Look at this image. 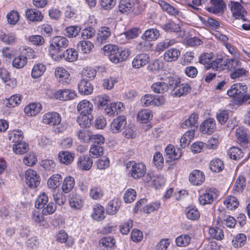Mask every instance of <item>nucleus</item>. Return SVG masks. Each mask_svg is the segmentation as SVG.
<instances>
[{"mask_svg": "<svg viewBox=\"0 0 250 250\" xmlns=\"http://www.w3.org/2000/svg\"><path fill=\"white\" fill-rule=\"evenodd\" d=\"M103 49L109 60L115 63L126 60L130 54L128 49L119 48L118 46L112 44L105 45Z\"/></svg>", "mask_w": 250, "mask_h": 250, "instance_id": "1", "label": "nucleus"}, {"mask_svg": "<svg viewBox=\"0 0 250 250\" xmlns=\"http://www.w3.org/2000/svg\"><path fill=\"white\" fill-rule=\"evenodd\" d=\"M247 86L241 83L233 84L230 89L227 90V94L234 98L236 104L241 105L250 99V95L247 93Z\"/></svg>", "mask_w": 250, "mask_h": 250, "instance_id": "2", "label": "nucleus"}, {"mask_svg": "<svg viewBox=\"0 0 250 250\" xmlns=\"http://www.w3.org/2000/svg\"><path fill=\"white\" fill-rule=\"evenodd\" d=\"M68 43V40L64 37L57 36L52 38L48 47V51L52 59L54 60L58 53L67 47Z\"/></svg>", "mask_w": 250, "mask_h": 250, "instance_id": "3", "label": "nucleus"}, {"mask_svg": "<svg viewBox=\"0 0 250 250\" xmlns=\"http://www.w3.org/2000/svg\"><path fill=\"white\" fill-rule=\"evenodd\" d=\"M131 176L135 179H139L146 173V167L143 163H136L135 161H130L126 165Z\"/></svg>", "mask_w": 250, "mask_h": 250, "instance_id": "4", "label": "nucleus"}, {"mask_svg": "<svg viewBox=\"0 0 250 250\" xmlns=\"http://www.w3.org/2000/svg\"><path fill=\"white\" fill-rule=\"evenodd\" d=\"M180 81L178 79L175 78L169 81V86L173 88L172 94L177 97L186 95L188 93L191 87L188 83H182L180 84Z\"/></svg>", "mask_w": 250, "mask_h": 250, "instance_id": "5", "label": "nucleus"}, {"mask_svg": "<svg viewBox=\"0 0 250 250\" xmlns=\"http://www.w3.org/2000/svg\"><path fill=\"white\" fill-rule=\"evenodd\" d=\"M218 196V190L214 188H207L205 192L201 194L198 198L199 203L200 205L211 204L214 199Z\"/></svg>", "mask_w": 250, "mask_h": 250, "instance_id": "6", "label": "nucleus"}, {"mask_svg": "<svg viewBox=\"0 0 250 250\" xmlns=\"http://www.w3.org/2000/svg\"><path fill=\"white\" fill-rule=\"evenodd\" d=\"M127 124L126 118L124 115L119 116L114 118L110 124V130L114 134L121 132Z\"/></svg>", "mask_w": 250, "mask_h": 250, "instance_id": "7", "label": "nucleus"}, {"mask_svg": "<svg viewBox=\"0 0 250 250\" xmlns=\"http://www.w3.org/2000/svg\"><path fill=\"white\" fill-rule=\"evenodd\" d=\"M111 29L107 26H102L98 30L95 42L98 44H102L109 42L111 36Z\"/></svg>", "mask_w": 250, "mask_h": 250, "instance_id": "8", "label": "nucleus"}, {"mask_svg": "<svg viewBox=\"0 0 250 250\" xmlns=\"http://www.w3.org/2000/svg\"><path fill=\"white\" fill-rule=\"evenodd\" d=\"M25 181L30 188H35L40 184V176L36 171L29 169L25 172Z\"/></svg>", "mask_w": 250, "mask_h": 250, "instance_id": "9", "label": "nucleus"}, {"mask_svg": "<svg viewBox=\"0 0 250 250\" xmlns=\"http://www.w3.org/2000/svg\"><path fill=\"white\" fill-rule=\"evenodd\" d=\"M62 121V117L56 112H49L42 116V122L43 124L50 125L59 124Z\"/></svg>", "mask_w": 250, "mask_h": 250, "instance_id": "10", "label": "nucleus"}, {"mask_svg": "<svg viewBox=\"0 0 250 250\" xmlns=\"http://www.w3.org/2000/svg\"><path fill=\"white\" fill-rule=\"evenodd\" d=\"M231 11L236 19L246 21L245 16L247 15V12L238 2H231Z\"/></svg>", "mask_w": 250, "mask_h": 250, "instance_id": "11", "label": "nucleus"}, {"mask_svg": "<svg viewBox=\"0 0 250 250\" xmlns=\"http://www.w3.org/2000/svg\"><path fill=\"white\" fill-rule=\"evenodd\" d=\"M78 88L80 93L83 95L91 94L93 91V86L89 80L82 78L78 84Z\"/></svg>", "mask_w": 250, "mask_h": 250, "instance_id": "12", "label": "nucleus"}, {"mask_svg": "<svg viewBox=\"0 0 250 250\" xmlns=\"http://www.w3.org/2000/svg\"><path fill=\"white\" fill-rule=\"evenodd\" d=\"M55 98L62 101H67L74 99L77 96L75 90L70 89H60L55 93Z\"/></svg>", "mask_w": 250, "mask_h": 250, "instance_id": "13", "label": "nucleus"}, {"mask_svg": "<svg viewBox=\"0 0 250 250\" xmlns=\"http://www.w3.org/2000/svg\"><path fill=\"white\" fill-rule=\"evenodd\" d=\"M92 165L93 160L90 155L81 156L77 160V167L80 169L88 170Z\"/></svg>", "mask_w": 250, "mask_h": 250, "instance_id": "14", "label": "nucleus"}, {"mask_svg": "<svg viewBox=\"0 0 250 250\" xmlns=\"http://www.w3.org/2000/svg\"><path fill=\"white\" fill-rule=\"evenodd\" d=\"M236 136L237 138V143L244 147H247L250 144L246 129L243 126L239 127L236 128Z\"/></svg>", "mask_w": 250, "mask_h": 250, "instance_id": "15", "label": "nucleus"}, {"mask_svg": "<svg viewBox=\"0 0 250 250\" xmlns=\"http://www.w3.org/2000/svg\"><path fill=\"white\" fill-rule=\"evenodd\" d=\"M78 57V53L75 49L68 48L64 51L62 55L55 57L54 60L55 61H59L62 58H64L66 61L73 62L75 61Z\"/></svg>", "mask_w": 250, "mask_h": 250, "instance_id": "16", "label": "nucleus"}, {"mask_svg": "<svg viewBox=\"0 0 250 250\" xmlns=\"http://www.w3.org/2000/svg\"><path fill=\"white\" fill-rule=\"evenodd\" d=\"M124 109L123 104L121 102L111 103L107 105L104 108V113L109 116L118 114Z\"/></svg>", "mask_w": 250, "mask_h": 250, "instance_id": "17", "label": "nucleus"}, {"mask_svg": "<svg viewBox=\"0 0 250 250\" xmlns=\"http://www.w3.org/2000/svg\"><path fill=\"white\" fill-rule=\"evenodd\" d=\"M149 62V57L147 54L142 53L138 54L132 61V66L138 69L146 65Z\"/></svg>", "mask_w": 250, "mask_h": 250, "instance_id": "18", "label": "nucleus"}, {"mask_svg": "<svg viewBox=\"0 0 250 250\" xmlns=\"http://www.w3.org/2000/svg\"><path fill=\"white\" fill-rule=\"evenodd\" d=\"M93 104L89 101L83 100L77 105V110L80 115H90L93 110Z\"/></svg>", "mask_w": 250, "mask_h": 250, "instance_id": "19", "label": "nucleus"}, {"mask_svg": "<svg viewBox=\"0 0 250 250\" xmlns=\"http://www.w3.org/2000/svg\"><path fill=\"white\" fill-rule=\"evenodd\" d=\"M216 129L214 119L208 118L205 120L200 126V130L203 133L211 134Z\"/></svg>", "mask_w": 250, "mask_h": 250, "instance_id": "20", "label": "nucleus"}, {"mask_svg": "<svg viewBox=\"0 0 250 250\" xmlns=\"http://www.w3.org/2000/svg\"><path fill=\"white\" fill-rule=\"evenodd\" d=\"M25 16L27 20L32 22L41 21L43 16L41 11L36 9H29L25 12Z\"/></svg>", "mask_w": 250, "mask_h": 250, "instance_id": "21", "label": "nucleus"}, {"mask_svg": "<svg viewBox=\"0 0 250 250\" xmlns=\"http://www.w3.org/2000/svg\"><path fill=\"white\" fill-rule=\"evenodd\" d=\"M189 180L194 185H200L205 180L204 173L199 170H194L190 174Z\"/></svg>", "mask_w": 250, "mask_h": 250, "instance_id": "22", "label": "nucleus"}, {"mask_svg": "<svg viewBox=\"0 0 250 250\" xmlns=\"http://www.w3.org/2000/svg\"><path fill=\"white\" fill-rule=\"evenodd\" d=\"M180 51L175 48H170L167 49L164 54V60L167 62H172L176 61L180 56Z\"/></svg>", "mask_w": 250, "mask_h": 250, "instance_id": "23", "label": "nucleus"}, {"mask_svg": "<svg viewBox=\"0 0 250 250\" xmlns=\"http://www.w3.org/2000/svg\"><path fill=\"white\" fill-rule=\"evenodd\" d=\"M55 76L62 84L68 83L70 81V74L64 68L58 67L55 70Z\"/></svg>", "mask_w": 250, "mask_h": 250, "instance_id": "24", "label": "nucleus"}, {"mask_svg": "<svg viewBox=\"0 0 250 250\" xmlns=\"http://www.w3.org/2000/svg\"><path fill=\"white\" fill-rule=\"evenodd\" d=\"M165 152L171 160L179 159L182 156V150L180 148L176 151L175 147L172 145H168L165 148Z\"/></svg>", "mask_w": 250, "mask_h": 250, "instance_id": "25", "label": "nucleus"}, {"mask_svg": "<svg viewBox=\"0 0 250 250\" xmlns=\"http://www.w3.org/2000/svg\"><path fill=\"white\" fill-rule=\"evenodd\" d=\"M42 108L41 104L33 103H30L24 108V112L28 116H33L38 114Z\"/></svg>", "mask_w": 250, "mask_h": 250, "instance_id": "26", "label": "nucleus"}, {"mask_svg": "<svg viewBox=\"0 0 250 250\" xmlns=\"http://www.w3.org/2000/svg\"><path fill=\"white\" fill-rule=\"evenodd\" d=\"M160 36L159 31L156 28H150L146 30L142 36L143 40L151 42L156 40Z\"/></svg>", "mask_w": 250, "mask_h": 250, "instance_id": "27", "label": "nucleus"}, {"mask_svg": "<svg viewBox=\"0 0 250 250\" xmlns=\"http://www.w3.org/2000/svg\"><path fill=\"white\" fill-rule=\"evenodd\" d=\"M198 115L196 113H193L181 125L182 128H187L189 127L190 128H197L198 126Z\"/></svg>", "mask_w": 250, "mask_h": 250, "instance_id": "28", "label": "nucleus"}, {"mask_svg": "<svg viewBox=\"0 0 250 250\" xmlns=\"http://www.w3.org/2000/svg\"><path fill=\"white\" fill-rule=\"evenodd\" d=\"M118 9L121 13L127 14L133 11L134 4L130 0H121Z\"/></svg>", "mask_w": 250, "mask_h": 250, "instance_id": "29", "label": "nucleus"}, {"mask_svg": "<svg viewBox=\"0 0 250 250\" xmlns=\"http://www.w3.org/2000/svg\"><path fill=\"white\" fill-rule=\"evenodd\" d=\"M246 186V179L244 176H239L236 180L233 188V192L237 194L243 192Z\"/></svg>", "mask_w": 250, "mask_h": 250, "instance_id": "30", "label": "nucleus"}, {"mask_svg": "<svg viewBox=\"0 0 250 250\" xmlns=\"http://www.w3.org/2000/svg\"><path fill=\"white\" fill-rule=\"evenodd\" d=\"M210 2L212 5L208 8V10L214 14H218L222 12L226 7L223 0H211Z\"/></svg>", "mask_w": 250, "mask_h": 250, "instance_id": "31", "label": "nucleus"}, {"mask_svg": "<svg viewBox=\"0 0 250 250\" xmlns=\"http://www.w3.org/2000/svg\"><path fill=\"white\" fill-rule=\"evenodd\" d=\"M158 4L162 9L169 15L172 16L178 15V10L163 0H159Z\"/></svg>", "mask_w": 250, "mask_h": 250, "instance_id": "32", "label": "nucleus"}, {"mask_svg": "<svg viewBox=\"0 0 250 250\" xmlns=\"http://www.w3.org/2000/svg\"><path fill=\"white\" fill-rule=\"evenodd\" d=\"M8 139L14 144L19 143L23 139V133L21 130L9 131L8 133Z\"/></svg>", "mask_w": 250, "mask_h": 250, "instance_id": "33", "label": "nucleus"}, {"mask_svg": "<svg viewBox=\"0 0 250 250\" xmlns=\"http://www.w3.org/2000/svg\"><path fill=\"white\" fill-rule=\"evenodd\" d=\"M207 69L212 68L217 71L226 69V60L218 58L212 61L207 66Z\"/></svg>", "mask_w": 250, "mask_h": 250, "instance_id": "34", "label": "nucleus"}, {"mask_svg": "<svg viewBox=\"0 0 250 250\" xmlns=\"http://www.w3.org/2000/svg\"><path fill=\"white\" fill-rule=\"evenodd\" d=\"M69 203L71 208L76 209H80L83 205L80 196L75 193H71L69 195Z\"/></svg>", "mask_w": 250, "mask_h": 250, "instance_id": "35", "label": "nucleus"}, {"mask_svg": "<svg viewBox=\"0 0 250 250\" xmlns=\"http://www.w3.org/2000/svg\"><path fill=\"white\" fill-rule=\"evenodd\" d=\"M91 216L93 219L98 221L103 220L105 217L104 208L99 204L95 205L93 208Z\"/></svg>", "mask_w": 250, "mask_h": 250, "instance_id": "36", "label": "nucleus"}, {"mask_svg": "<svg viewBox=\"0 0 250 250\" xmlns=\"http://www.w3.org/2000/svg\"><path fill=\"white\" fill-rule=\"evenodd\" d=\"M151 89L155 93L162 94L168 90V85L164 82H157L152 84Z\"/></svg>", "mask_w": 250, "mask_h": 250, "instance_id": "37", "label": "nucleus"}, {"mask_svg": "<svg viewBox=\"0 0 250 250\" xmlns=\"http://www.w3.org/2000/svg\"><path fill=\"white\" fill-rule=\"evenodd\" d=\"M121 202L117 198L114 199L109 202L106 211L110 215L115 214L120 208Z\"/></svg>", "mask_w": 250, "mask_h": 250, "instance_id": "38", "label": "nucleus"}, {"mask_svg": "<svg viewBox=\"0 0 250 250\" xmlns=\"http://www.w3.org/2000/svg\"><path fill=\"white\" fill-rule=\"evenodd\" d=\"M139 34V30L137 28H133L131 30H129L124 33L121 34L119 36L120 39H123L124 38H125V41H120L121 43H125L128 40L133 39L136 38Z\"/></svg>", "mask_w": 250, "mask_h": 250, "instance_id": "39", "label": "nucleus"}, {"mask_svg": "<svg viewBox=\"0 0 250 250\" xmlns=\"http://www.w3.org/2000/svg\"><path fill=\"white\" fill-rule=\"evenodd\" d=\"M115 240L112 237H105L101 239L99 244L104 250H111L115 245Z\"/></svg>", "mask_w": 250, "mask_h": 250, "instance_id": "40", "label": "nucleus"}, {"mask_svg": "<svg viewBox=\"0 0 250 250\" xmlns=\"http://www.w3.org/2000/svg\"><path fill=\"white\" fill-rule=\"evenodd\" d=\"M28 149V145L22 141L13 145V151L17 154H23L26 153Z\"/></svg>", "mask_w": 250, "mask_h": 250, "instance_id": "41", "label": "nucleus"}, {"mask_svg": "<svg viewBox=\"0 0 250 250\" xmlns=\"http://www.w3.org/2000/svg\"><path fill=\"white\" fill-rule=\"evenodd\" d=\"M75 185V180L73 177L68 176L63 181L62 188L65 193H69L73 188Z\"/></svg>", "mask_w": 250, "mask_h": 250, "instance_id": "42", "label": "nucleus"}, {"mask_svg": "<svg viewBox=\"0 0 250 250\" xmlns=\"http://www.w3.org/2000/svg\"><path fill=\"white\" fill-rule=\"evenodd\" d=\"M93 47V44L88 41H81L77 45L78 49L83 53H89Z\"/></svg>", "mask_w": 250, "mask_h": 250, "instance_id": "43", "label": "nucleus"}, {"mask_svg": "<svg viewBox=\"0 0 250 250\" xmlns=\"http://www.w3.org/2000/svg\"><path fill=\"white\" fill-rule=\"evenodd\" d=\"M74 154L69 151H63L60 152L59 159L61 163L68 165L73 161Z\"/></svg>", "mask_w": 250, "mask_h": 250, "instance_id": "44", "label": "nucleus"}, {"mask_svg": "<svg viewBox=\"0 0 250 250\" xmlns=\"http://www.w3.org/2000/svg\"><path fill=\"white\" fill-rule=\"evenodd\" d=\"M137 129L135 126L132 125H128L125 127L123 132V136L127 139L135 138L137 136Z\"/></svg>", "mask_w": 250, "mask_h": 250, "instance_id": "45", "label": "nucleus"}, {"mask_svg": "<svg viewBox=\"0 0 250 250\" xmlns=\"http://www.w3.org/2000/svg\"><path fill=\"white\" fill-rule=\"evenodd\" d=\"M46 66L42 63H38L35 65L32 69L31 76L33 78H38L42 76L45 70Z\"/></svg>", "mask_w": 250, "mask_h": 250, "instance_id": "46", "label": "nucleus"}, {"mask_svg": "<svg viewBox=\"0 0 250 250\" xmlns=\"http://www.w3.org/2000/svg\"><path fill=\"white\" fill-rule=\"evenodd\" d=\"M228 155L231 159L237 160L243 156V152L239 147L233 146L228 150Z\"/></svg>", "mask_w": 250, "mask_h": 250, "instance_id": "47", "label": "nucleus"}, {"mask_svg": "<svg viewBox=\"0 0 250 250\" xmlns=\"http://www.w3.org/2000/svg\"><path fill=\"white\" fill-rule=\"evenodd\" d=\"M68 238V235L64 230H60L57 235V240L59 242L61 243H65L67 247H71L74 244V242Z\"/></svg>", "mask_w": 250, "mask_h": 250, "instance_id": "48", "label": "nucleus"}, {"mask_svg": "<svg viewBox=\"0 0 250 250\" xmlns=\"http://www.w3.org/2000/svg\"><path fill=\"white\" fill-rule=\"evenodd\" d=\"M152 115L150 110L145 109L139 111L137 115V120L142 123H146L152 118Z\"/></svg>", "mask_w": 250, "mask_h": 250, "instance_id": "49", "label": "nucleus"}, {"mask_svg": "<svg viewBox=\"0 0 250 250\" xmlns=\"http://www.w3.org/2000/svg\"><path fill=\"white\" fill-rule=\"evenodd\" d=\"M224 203L226 208L230 210L235 209L239 205L237 199L235 197L231 195L228 196L224 200Z\"/></svg>", "mask_w": 250, "mask_h": 250, "instance_id": "50", "label": "nucleus"}, {"mask_svg": "<svg viewBox=\"0 0 250 250\" xmlns=\"http://www.w3.org/2000/svg\"><path fill=\"white\" fill-rule=\"evenodd\" d=\"M162 28L167 32H178L181 31L180 25L172 21H168L162 25Z\"/></svg>", "mask_w": 250, "mask_h": 250, "instance_id": "51", "label": "nucleus"}, {"mask_svg": "<svg viewBox=\"0 0 250 250\" xmlns=\"http://www.w3.org/2000/svg\"><path fill=\"white\" fill-rule=\"evenodd\" d=\"M90 115H80L77 118V122L81 127H89L91 124Z\"/></svg>", "mask_w": 250, "mask_h": 250, "instance_id": "52", "label": "nucleus"}, {"mask_svg": "<svg viewBox=\"0 0 250 250\" xmlns=\"http://www.w3.org/2000/svg\"><path fill=\"white\" fill-rule=\"evenodd\" d=\"M174 39L170 40L168 39H165L159 42L156 46V50L158 52L163 51L166 48L170 46L173 45L175 43Z\"/></svg>", "mask_w": 250, "mask_h": 250, "instance_id": "53", "label": "nucleus"}, {"mask_svg": "<svg viewBox=\"0 0 250 250\" xmlns=\"http://www.w3.org/2000/svg\"><path fill=\"white\" fill-rule=\"evenodd\" d=\"M210 169L213 172H220L224 168V164L223 161L220 159L212 160L209 165Z\"/></svg>", "mask_w": 250, "mask_h": 250, "instance_id": "54", "label": "nucleus"}, {"mask_svg": "<svg viewBox=\"0 0 250 250\" xmlns=\"http://www.w3.org/2000/svg\"><path fill=\"white\" fill-rule=\"evenodd\" d=\"M62 179V176L60 174H57L52 175L48 181V186L53 189L57 188L60 185Z\"/></svg>", "mask_w": 250, "mask_h": 250, "instance_id": "55", "label": "nucleus"}, {"mask_svg": "<svg viewBox=\"0 0 250 250\" xmlns=\"http://www.w3.org/2000/svg\"><path fill=\"white\" fill-rule=\"evenodd\" d=\"M209 233L214 239L221 240L224 237L223 230L217 227L211 228L209 229Z\"/></svg>", "mask_w": 250, "mask_h": 250, "instance_id": "56", "label": "nucleus"}, {"mask_svg": "<svg viewBox=\"0 0 250 250\" xmlns=\"http://www.w3.org/2000/svg\"><path fill=\"white\" fill-rule=\"evenodd\" d=\"M81 28L77 25L70 26L65 28V35L68 38H75L79 34Z\"/></svg>", "mask_w": 250, "mask_h": 250, "instance_id": "57", "label": "nucleus"}, {"mask_svg": "<svg viewBox=\"0 0 250 250\" xmlns=\"http://www.w3.org/2000/svg\"><path fill=\"white\" fill-rule=\"evenodd\" d=\"M27 63L26 57L24 55H20L16 57L13 60L12 64L14 67L21 68L23 67Z\"/></svg>", "mask_w": 250, "mask_h": 250, "instance_id": "58", "label": "nucleus"}, {"mask_svg": "<svg viewBox=\"0 0 250 250\" xmlns=\"http://www.w3.org/2000/svg\"><path fill=\"white\" fill-rule=\"evenodd\" d=\"M246 240V236L243 233H240L236 235L232 240V243L234 247L238 248L243 246Z\"/></svg>", "mask_w": 250, "mask_h": 250, "instance_id": "59", "label": "nucleus"}, {"mask_svg": "<svg viewBox=\"0 0 250 250\" xmlns=\"http://www.w3.org/2000/svg\"><path fill=\"white\" fill-rule=\"evenodd\" d=\"M191 241L190 237L188 234H181L176 239V243L179 247L186 246L189 244Z\"/></svg>", "mask_w": 250, "mask_h": 250, "instance_id": "60", "label": "nucleus"}, {"mask_svg": "<svg viewBox=\"0 0 250 250\" xmlns=\"http://www.w3.org/2000/svg\"><path fill=\"white\" fill-rule=\"evenodd\" d=\"M21 99V95L17 94L13 95L7 99L6 105L10 108L15 107L20 104Z\"/></svg>", "mask_w": 250, "mask_h": 250, "instance_id": "61", "label": "nucleus"}, {"mask_svg": "<svg viewBox=\"0 0 250 250\" xmlns=\"http://www.w3.org/2000/svg\"><path fill=\"white\" fill-rule=\"evenodd\" d=\"M104 195L103 190L100 187H93L89 191V196L94 200H98L101 199Z\"/></svg>", "mask_w": 250, "mask_h": 250, "instance_id": "62", "label": "nucleus"}, {"mask_svg": "<svg viewBox=\"0 0 250 250\" xmlns=\"http://www.w3.org/2000/svg\"><path fill=\"white\" fill-rule=\"evenodd\" d=\"M241 65L240 61L236 59H226V68L232 71Z\"/></svg>", "mask_w": 250, "mask_h": 250, "instance_id": "63", "label": "nucleus"}, {"mask_svg": "<svg viewBox=\"0 0 250 250\" xmlns=\"http://www.w3.org/2000/svg\"><path fill=\"white\" fill-rule=\"evenodd\" d=\"M103 151V148L100 145L92 144L89 150V155L95 157H100L104 154Z\"/></svg>", "mask_w": 250, "mask_h": 250, "instance_id": "64", "label": "nucleus"}]
</instances>
